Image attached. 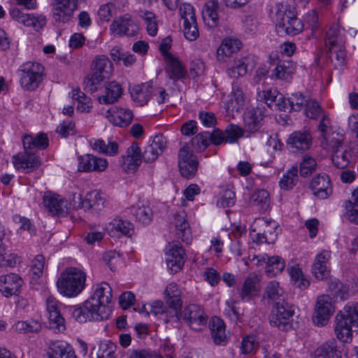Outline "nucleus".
I'll list each match as a JSON object with an SVG mask.
<instances>
[{
  "label": "nucleus",
  "instance_id": "1",
  "mask_svg": "<svg viewBox=\"0 0 358 358\" xmlns=\"http://www.w3.org/2000/svg\"><path fill=\"white\" fill-rule=\"evenodd\" d=\"M112 296V288L108 283L97 284L92 295L81 306L73 308V317L80 323L107 320L111 313L109 304Z\"/></svg>",
  "mask_w": 358,
  "mask_h": 358
},
{
  "label": "nucleus",
  "instance_id": "2",
  "mask_svg": "<svg viewBox=\"0 0 358 358\" xmlns=\"http://www.w3.org/2000/svg\"><path fill=\"white\" fill-rule=\"evenodd\" d=\"M24 149V154L13 157V164L18 170L24 173L31 172L41 166V159L36 155L38 150H44L48 146V138L45 134L41 133L32 136L27 135L22 140Z\"/></svg>",
  "mask_w": 358,
  "mask_h": 358
},
{
  "label": "nucleus",
  "instance_id": "3",
  "mask_svg": "<svg viewBox=\"0 0 358 358\" xmlns=\"http://www.w3.org/2000/svg\"><path fill=\"white\" fill-rule=\"evenodd\" d=\"M86 274L81 269L68 267L57 280V288L62 295L72 298L77 296L85 286Z\"/></svg>",
  "mask_w": 358,
  "mask_h": 358
},
{
  "label": "nucleus",
  "instance_id": "4",
  "mask_svg": "<svg viewBox=\"0 0 358 358\" xmlns=\"http://www.w3.org/2000/svg\"><path fill=\"white\" fill-rule=\"evenodd\" d=\"M275 22L285 33L295 36L303 30V23L296 17L295 8L288 3H280L275 8Z\"/></svg>",
  "mask_w": 358,
  "mask_h": 358
},
{
  "label": "nucleus",
  "instance_id": "5",
  "mask_svg": "<svg viewBox=\"0 0 358 358\" xmlns=\"http://www.w3.org/2000/svg\"><path fill=\"white\" fill-rule=\"evenodd\" d=\"M43 66L38 62H27L18 70L21 87L29 91L36 90L42 80Z\"/></svg>",
  "mask_w": 358,
  "mask_h": 358
},
{
  "label": "nucleus",
  "instance_id": "6",
  "mask_svg": "<svg viewBox=\"0 0 358 358\" xmlns=\"http://www.w3.org/2000/svg\"><path fill=\"white\" fill-rule=\"evenodd\" d=\"M294 313L293 306L287 302L274 306L269 317L270 324L280 330L287 331L292 328Z\"/></svg>",
  "mask_w": 358,
  "mask_h": 358
},
{
  "label": "nucleus",
  "instance_id": "7",
  "mask_svg": "<svg viewBox=\"0 0 358 358\" xmlns=\"http://www.w3.org/2000/svg\"><path fill=\"white\" fill-rule=\"evenodd\" d=\"M180 315L193 330L201 331L206 326L208 316L199 305L189 304L184 308Z\"/></svg>",
  "mask_w": 358,
  "mask_h": 358
},
{
  "label": "nucleus",
  "instance_id": "8",
  "mask_svg": "<svg viewBox=\"0 0 358 358\" xmlns=\"http://www.w3.org/2000/svg\"><path fill=\"white\" fill-rule=\"evenodd\" d=\"M63 305L52 296L46 299V309L48 313V327L55 333L63 332L66 329L65 320L61 311Z\"/></svg>",
  "mask_w": 358,
  "mask_h": 358
},
{
  "label": "nucleus",
  "instance_id": "9",
  "mask_svg": "<svg viewBox=\"0 0 358 358\" xmlns=\"http://www.w3.org/2000/svg\"><path fill=\"white\" fill-rule=\"evenodd\" d=\"M199 162L187 145H183L178 152V166L180 174L187 179L193 178L198 169Z\"/></svg>",
  "mask_w": 358,
  "mask_h": 358
},
{
  "label": "nucleus",
  "instance_id": "10",
  "mask_svg": "<svg viewBox=\"0 0 358 358\" xmlns=\"http://www.w3.org/2000/svg\"><path fill=\"white\" fill-rule=\"evenodd\" d=\"M334 312L331 298L327 294L317 297L313 321L318 327L325 326Z\"/></svg>",
  "mask_w": 358,
  "mask_h": 358
},
{
  "label": "nucleus",
  "instance_id": "11",
  "mask_svg": "<svg viewBox=\"0 0 358 358\" xmlns=\"http://www.w3.org/2000/svg\"><path fill=\"white\" fill-rule=\"evenodd\" d=\"M312 145V136L307 131L292 132L287 140V146L293 153H303Z\"/></svg>",
  "mask_w": 358,
  "mask_h": 358
},
{
  "label": "nucleus",
  "instance_id": "12",
  "mask_svg": "<svg viewBox=\"0 0 358 358\" xmlns=\"http://www.w3.org/2000/svg\"><path fill=\"white\" fill-rule=\"evenodd\" d=\"M43 203L48 212L55 215H63L67 213L68 201L61 196L47 192L44 194Z\"/></svg>",
  "mask_w": 358,
  "mask_h": 358
},
{
  "label": "nucleus",
  "instance_id": "13",
  "mask_svg": "<svg viewBox=\"0 0 358 358\" xmlns=\"http://www.w3.org/2000/svg\"><path fill=\"white\" fill-rule=\"evenodd\" d=\"M78 199L79 200L78 208H84L85 210H101L107 203V196L98 190H92L88 192L84 200L80 194L78 195Z\"/></svg>",
  "mask_w": 358,
  "mask_h": 358
},
{
  "label": "nucleus",
  "instance_id": "14",
  "mask_svg": "<svg viewBox=\"0 0 358 358\" xmlns=\"http://www.w3.org/2000/svg\"><path fill=\"white\" fill-rule=\"evenodd\" d=\"M261 277L256 273H250L245 279L239 292L243 301H250L257 296L260 292Z\"/></svg>",
  "mask_w": 358,
  "mask_h": 358
},
{
  "label": "nucleus",
  "instance_id": "15",
  "mask_svg": "<svg viewBox=\"0 0 358 358\" xmlns=\"http://www.w3.org/2000/svg\"><path fill=\"white\" fill-rule=\"evenodd\" d=\"M320 117L321 120L318 124V131L323 138L322 141L323 147L327 145L336 146L344 141L343 136L337 132H331L330 120L328 115L324 113Z\"/></svg>",
  "mask_w": 358,
  "mask_h": 358
},
{
  "label": "nucleus",
  "instance_id": "16",
  "mask_svg": "<svg viewBox=\"0 0 358 358\" xmlns=\"http://www.w3.org/2000/svg\"><path fill=\"white\" fill-rule=\"evenodd\" d=\"M22 284L23 280L17 274L0 275V292L6 297L17 295Z\"/></svg>",
  "mask_w": 358,
  "mask_h": 358
},
{
  "label": "nucleus",
  "instance_id": "17",
  "mask_svg": "<svg viewBox=\"0 0 358 358\" xmlns=\"http://www.w3.org/2000/svg\"><path fill=\"white\" fill-rule=\"evenodd\" d=\"M355 322H351L349 317L342 310L337 314L335 318V334L338 339L343 343L351 341L352 328Z\"/></svg>",
  "mask_w": 358,
  "mask_h": 358
},
{
  "label": "nucleus",
  "instance_id": "18",
  "mask_svg": "<svg viewBox=\"0 0 358 358\" xmlns=\"http://www.w3.org/2000/svg\"><path fill=\"white\" fill-rule=\"evenodd\" d=\"M254 260H257L256 265L259 266L266 264L265 273L268 277H273L280 273L285 267V262L279 256L268 257L264 254L261 256H255Z\"/></svg>",
  "mask_w": 358,
  "mask_h": 358
},
{
  "label": "nucleus",
  "instance_id": "19",
  "mask_svg": "<svg viewBox=\"0 0 358 358\" xmlns=\"http://www.w3.org/2000/svg\"><path fill=\"white\" fill-rule=\"evenodd\" d=\"M11 17L27 27H32L36 31L41 29L46 24L44 15H33L24 13L19 8H14L10 10Z\"/></svg>",
  "mask_w": 358,
  "mask_h": 358
},
{
  "label": "nucleus",
  "instance_id": "20",
  "mask_svg": "<svg viewBox=\"0 0 358 358\" xmlns=\"http://www.w3.org/2000/svg\"><path fill=\"white\" fill-rule=\"evenodd\" d=\"M310 187L313 194L321 199L328 198L332 193V185L329 177L325 173L316 175L311 180Z\"/></svg>",
  "mask_w": 358,
  "mask_h": 358
},
{
  "label": "nucleus",
  "instance_id": "21",
  "mask_svg": "<svg viewBox=\"0 0 358 358\" xmlns=\"http://www.w3.org/2000/svg\"><path fill=\"white\" fill-rule=\"evenodd\" d=\"M142 162L141 150L136 143H133L127 150V155L122 156V168L127 173H134Z\"/></svg>",
  "mask_w": 358,
  "mask_h": 358
},
{
  "label": "nucleus",
  "instance_id": "22",
  "mask_svg": "<svg viewBox=\"0 0 358 358\" xmlns=\"http://www.w3.org/2000/svg\"><path fill=\"white\" fill-rule=\"evenodd\" d=\"M255 224H257L261 227H268L269 224L271 225V229H273V233L270 229H264L263 233H256V229L253 228V226L250 228V236L254 242L257 243H273L275 238V230L276 223L273 221H268L265 218H259L255 220Z\"/></svg>",
  "mask_w": 358,
  "mask_h": 358
},
{
  "label": "nucleus",
  "instance_id": "23",
  "mask_svg": "<svg viewBox=\"0 0 358 358\" xmlns=\"http://www.w3.org/2000/svg\"><path fill=\"white\" fill-rule=\"evenodd\" d=\"M55 2L52 11L54 20L57 22H68L77 8L78 0H55Z\"/></svg>",
  "mask_w": 358,
  "mask_h": 358
},
{
  "label": "nucleus",
  "instance_id": "24",
  "mask_svg": "<svg viewBox=\"0 0 358 358\" xmlns=\"http://www.w3.org/2000/svg\"><path fill=\"white\" fill-rule=\"evenodd\" d=\"M110 29L113 33L119 36H133L138 31V26L128 15L115 20L110 24Z\"/></svg>",
  "mask_w": 358,
  "mask_h": 358
},
{
  "label": "nucleus",
  "instance_id": "25",
  "mask_svg": "<svg viewBox=\"0 0 358 358\" xmlns=\"http://www.w3.org/2000/svg\"><path fill=\"white\" fill-rule=\"evenodd\" d=\"M106 117L115 126L124 127L131 124L133 113L129 109L114 106L106 111Z\"/></svg>",
  "mask_w": 358,
  "mask_h": 358
},
{
  "label": "nucleus",
  "instance_id": "26",
  "mask_svg": "<svg viewBox=\"0 0 358 358\" xmlns=\"http://www.w3.org/2000/svg\"><path fill=\"white\" fill-rule=\"evenodd\" d=\"M324 148L331 152V161L336 167L344 169L349 165L352 156L350 152L343 148V141L336 146L327 145Z\"/></svg>",
  "mask_w": 358,
  "mask_h": 358
},
{
  "label": "nucleus",
  "instance_id": "27",
  "mask_svg": "<svg viewBox=\"0 0 358 358\" xmlns=\"http://www.w3.org/2000/svg\"><path fill=\"white\" fill-rule=\"evenodd\" d=\"M185 252L180 244L170 245L166 253V262L168 268L173 272L177 273L181 269L185 263Z\"/></svg>",
  "mask_w": 358,
  "mask_h": 358
},
{
  "label": "nucleus",
  "instance_id": "28",
  "mask_svg": "<svg viewBox=\"0 0 358 358\" xmlns=\"http://www.w3.org/2000/svg\"><path fill=\"white\" fill-rule=\"evenodd\" d=\"M166 147V138L162 134L155 135L152 143L145 148L142 159L145 162H152L163 152Z\"/></svg>",
  "mask_w": 358,
  "mask_h": 358
},
{
  "label": "nucleus",
  "instance_id": "29",
  "mask_svg": "<svg viewBox=\"0 0 358 358\" xmlns=\"http://www.w3.org/2000/svg\"><path fill=\"white\" fill-rule=\"evenodd\" d=\"M265 115L264 110L259 107L248 110L244 113V127L250 134L257 132L262 125Z\"/></svg>",
  "mask_w": 358,
  "mask_h": 358
},
{
  "label": "nucleus",
  "instance_id": "30",
  "mask_svg": "<svg viewBox=\"0 0 358 358\" xmlns=\"http://www.w3.org/2000/svg\"><path fill=\"white\" fill-rule=\"evenodd\" d=\"M164 294L166 303L170 308H173V311L170 312L172 313L171 317L178 320V309L182 306V302L180 299L181 291L179 289L178 285L175 282L169 283L164 291Z\"/></svg>",
  "mask_w": 358,
  "mask_h": 358
},
{
  "label": "nucleus",
  "instance_id": "31",
  "mask_svg": "<svg viewBox=\"0 0 358 358\" xmlns=\"http://www.w3.org/2000/svg\"><path fill=\"white\" fill-rule=\"evenodd\" d=\"M127 210L133 215L136 222L143 225L150 224L152 220V210L149 205L143 201H138L128 208Z\"/></svg>",
  "mask_w": 358,
  "mask_h": 358
},
{
  "label": "nucleus",
  "instance_id": "32",
  "mask_svg": "<svg viewBox=\"0 0 358 358\" xmlns=\"http://www.w3.org/2000/svg\"><path fill=\"white\" fill-rule=\"evenodd\" d=\"M296 69V64L292 60L279 61L272 71L271 78L273 80L289 81L294 74Z\"/></svg>",
  "mask_w": 358,
  "mask_h": 358
},
{
  "label": "nucleus",
  "instance_id": "33",
  "mask_svg": "<svg viewBox=\"0 0 358 358\" xmlns=\"http://www.w3.org/2000/svg\"><path fill=\"white\" fill-rule=\"evenodd\" d=\"M330 257L331 252L327 250H324L316 256L312 266V273L317 279L324 280L329 276L330 271L328 265Z\"/></svg>",
  "mask_w": 358,
  "mask_h": 358
},
{
  "label": "nucleus",
  "instance_id": "34",
  "mask_svg": "<svg viewBox=\"0 0 358 358\" xmlns=\"http://www.w3.org/2000/svg\"><path fill=\"white\" fill-rule=\"evenodd\" d=\"M343 29L340 27L338 24H333L326 32L325 46L327 48H341L345 43Z\"/></svg>",
  "mask_w": 358,
  "mask_h": 358
},
{
  "label": "nucleus",
  "instance_id": "35",
  "mask_svg": "<svg viewBox=\"0 0 358 358\" xmlns=\"http://www.w3.org/2000/svg\"><path fill=\"white\" fill-rule=\"evenodd\" d=\"M234 99L227 103V110L229 112H240L246 103V96L243 86L237 82L233 83L232 92Z\"/></svg>",
  "mask_w": 358,
  "mask_h": 358
},
{
  "label": "nucleus",
  "instance_id": "36",
  "mask_svg": "<svg viewBox=\"0 0 358 358\" xmlns=\"http://www.w3.org/2000/svg\"><path fill=\"white\" fill-rule=\"evenodd\" d=\"M193 145H196L200 150H205L210 143L219 145L222 144L220 133L218 129H215L213 132L208 131L200 132L192 140Z\"/></svg>",
  "mask_w": 358,
  "mask_h": 358
},
{
  "label": "nucleus",
  "instance_id": "37",
  "mask_svg": "<svg viewBox=\"0 0 358 358\" xmlns=\"http://www.w3.org/2000/svg\"><path fill=\"white\" fill-rule=\"evenodd\" d=\"M310 97L308 95H304L301 92H296L291 94L287 99H282V105L279 104L280 108L283 110L299 111L304 108L306 104Z\"/></svg>",
  "mask_w": 358,
  "mask_h": 358
},
{
  "label": "nucleus",
  "instance_id": "38",
  "mask_svg": "<svg viewBox=\"0 0 358 358\" xmlns=\"http://www.w3.org/2000/svg\"><path fill=\"white\" fill-rule=\"evenodd\" d=\"M107 230L111 236L120 235L130 236L134 231V225L129 221L116 217L108 224Z\"/></svg>",
  "mask_w": 358,
  "mask_h": 358
},
{
  "label": "nucleus",
  "instance_id": "39",
  "mask_svg": "<svg viewBox=\"0 0 358 358\" xmlns=\"http://www.w3.org/2000/svg\"><path fill=\"white\" fill-rule=\"evenodd\" d=\"M153 94L154 88L150 83L136 85L131 90L132 99L138 102L140 106L147 104Z\"/></svg>",
  "mask_w": 358,
  "mask_h": 358
},
{
  "label": "nucleus",
  "instance_id": "40",
  "mask_svg": "<svg viewBox=\"0 0 358 358\" xmlns=\"http://www.w3.org/2000/svg\"><path fill=\"white\" fill-rule=\"evenodd\" d=\"M165 72L168 77L173 80H178L185 77L186 71L181 63L171 55L165 57Z\"/></svg>",
  "mask_w": 358,
  "mask_h": 358
},
{
  "label": "nucleus",
  "instance_id": "41",
  "mask_svg": "<svg viewBox=\"0 0 358 358\" xmlns=\"http://www.w3.org/2000/svg\"><path fill=\"white\" fill-rule=\"evenodd\" d=\"M264 297L267 299L268 303L273 306L286 302L284 292L280 287L279 282L275 280L268 283L265 289Z\"/></svg>",
  "mask_w": 358,
  "mask_h": 358
},
{
  "label": "nucleus",
  "instance_id": "42",
  "mask_svg": "<svg viewBox=\"0 0 358 358\" xmlns=\"http://www.w3.org/2000/svg\"><path fill=\"white\" fill-rule=\"evenodd\" d=\"M218 8L219 3L217 0H209L204 6L202 17L204 23L210 28L215 27L218 24Z\"/></svg>",
  "mask_w": 358,
  "mask_h": 358
},
{
  "label": "nucleus",
  "instance_id": "43",
  "mask_svg": "<svg viewBox=\"0 0 358 358\" xmlns=\"http://www.w3.org/2000/svg\"><path fill=\"white\" fill-rule=\"evenodd\" d=\"M210 329L213 341L217 345H225L227 336L224 322L219 317H213L210 322Z\"/></svg>",
  "mask_w": 358,
  "mask_h": 358
},
{
  "label": "nucleus",
  "instance_id": "44",
  "mask_svg": "<svg viewBox=\"0 0 358 358\" xmlns=\"http://www.w3.org/2000/svg\"><path fill=\"white\" fill-rule=\"evenodd\" d=\"M314 358H341L336 341L331 339L324 343L315 350Z\"/></svg>",
  "mask_w": 358,
  "mask_h": 358
},
{
  "label": "nucleus",
  "instance_id": "45",
  "mask_svg": "<svg viewBox=\"0 0 358 358\" xmlns=\"http://www.w3.org/2000/svg\"><path fill=\"white\" fill-rule=\"evenodd\" d=\"M122 94L121 85L113 81L106 86V94L100 96L98 99L100 103L112 104L118 100Z\"/></svg>",
  "mask_w": 358,
  "mask_h": 358
},
{
  "label": "nucleus",
  "instance_id": "46",
  "mask_svg": "<svg viewBox=\"0 0 358 358\" xmlns=\"http://www.w3.org/2000/svg\"><path fill=\"white\" fill-rule=\"evenodd\" d=\"M329 52V59L334 69L343 71L347 67V55L345 45L335 48H327Z\"/></svg>",
  "mask_w": 358,
  "mask_h": 358
},
{
  "label": "nucleus",
  "instance_id": "47",
  "mask_svg": "<svg viewBox=\"0 0 358 358\" xmlns=\"http://www.w3.org/2000/svg\"><path fill=\"white\" fill-rule=\"evenodd\" d=\"M91 147L93 150L103 155L115 156L118 153V144L115 141H108L106 143L102 139H96L91 141Z\"/></svg>",
  "mask_w": 358,
  "mask_h": 358
},
{
  "label": "nucleus",
  "instance_id": "48",
  "mask_svg": "<svg viewBox=\"0 0 358 358\" xmlns=\"http://www.w3.org/2000/svg\"><path fill=\"white\" fill-rule=\"evenodd\" d=\"M94 73L108 78L113 71V65L105 55H97L92 62Z\"/></svg>",
  "mask_w": 358,
  "mask_h": 358
},
{
  "label": "nucleus",
  "instance_id": "49",
  "mask_svg": "<svg viewBox=\"0 0 358 358\" xmlns=\"http://www.w3.org/2000/svg\"><path fill=\"white\" fill-rule=\"evenodd\" d=\"M176 227L179 231L178 233L179 237L184 242L189 243L191 240V233L189 223L187 222L186 215L184 212L178 213L175 217Z\"/></svg>",
  "mask_w": 358,
  "mask_h": 358
},
{
  "label": "nucleus",
  "instance_id": "50",
  "mask_svg": "<svg viewBox=\"0 0 358 358\" xmlns=\"http://www.w3.org/2000/svg\"><path fill=\"white\" fill-rule=\"evenodd\" d=\"M298 180V168L293 166L282 175L279 181V186L282 189L290 190L296 185Z\"/></svg>",
  "mask_w": 358,
  "mask_h": 358
},
{
  "label": "nucleus",
  "instance_id": "51",
  "mask_svg": "<svg viewBox=\"0 0 358 358\" xmlns=\"http://www.w3.org/2000/svg\"><path fill=\"white\" fill-rule=\"evenodd\" d=\"M218 131L220 133L222 143H234L243 135V129L234 124L228 125L224 131L218 129Z\"/></svg>",
  "mask_w": 358,
  "mask_h": 358
},
{
  "label": "nucleus",
  "instance_id": "52",
  "mask_svg": "<svg viewBox=\"0 0 358 358\" xmlns=\"http://www.w3.org/2000/svg\"><path fill=\"white\" fill-rule=\"evenodd\" d=\"M241 41L236 38H225L217 49V56L229 57L241 48Z\"/></svg>",
  "mask_w": 358,
  "mask_h": 358
},
{
  "label": "nucleus",
  "instance_id": "53",
  "mask_svg": "<svg viewBox=\"0 0 358 358\" xmlns=\"http://www.w3.org/2000/svg\"><path fill=\"white\" fill-rule=\"evenodd\" d=\"M72 348L62 341H54L50 345L48 358H63Z\"/></svg>",
  "mask_w": 358,
  "mask_h": 358
},
{
  "label": "nucleus",
  "instance_id": "54",
  "mask_svg": "<svg viewBox=\"0 0 358 358\" xmlns=\"http://www.w3.org/2000/svg\"><path fill=\"white\" fill-rule=\"evenodd\" d=\"M71 98L78 101L77 109L81 112H89L91 106V99L87 97L79 88L71 91Z\"/></svg>",
  "mask_w": 358,
  "mask_h": 358
},
{
  "label": "nucleus",
  "instance_id": "55",
  "mask_svg": "<svg viewBox=\"0 0 358 358\" xmlns=\"http://www.w3.org/2000/svg\"><path fill=\"white\" fill-rule=\"evenodd\" d=\"M251 203L259 206L261 210H267L270 204L268 192L264 189L255 191L251 196Z\"/></svg>",
  "mask_w": 358,
  "mask_h": 358
},
{
  "label": "nucleus",
  "instance_id": "56",
  "mask_svg": "<svg viewBox=\"0 0 358 358\" xmlns=\"http://www.w3.org/2000/svg\"><path fill=\"white\" fill-rule=\"evenodd\" d=\"M287 270L292 280L297 287L303 289L308 287L309 281L305 278L299 266H293L288 267Z\"/></svg>",
  "mask_w": 358,
  "mask_h": 358
},
{
  "label": "nucleus",
  "instance_id": "57",
  "mask_svg": "<svg viewBox=\"0 0 358 358\" xmlns=\"http://www.w3.org/2000/svg\"><path fill=\"white\" fill-rule=\"evenodd\" d=\"M104 78L103 76L94 73L88 75L84 80L85 90L91 93L97 91L101 88Z\"/></svg>",
  "mask_w": 358,
  "mask_h": 358
},
{
  "label": "nucleus",
  "instance_id": "58",
  "mask_svg": "<svg viewBox=\"0 0 358 358\" xmlns=\"http://www.w3.org/2000/svg\"><path fill=\"white\" fill-rule=\"evenodd\" d=\"M328 290L332 295L340 298L341 300L348 299V289L338 280H330L328 282Z\"/></svg>",
  "mask_w": 358,
  "mask_h": 358
},
{
  "label": "nucleus",
  "instance_id": "59",
  "mask_svg": "<svg viewBox=\"0 0 358 358\" xmlns=\"http://www.w3.org/2000/svg\"><path fill=\"white\" fill-rule=\"evenodd\" d=\"M305 115L313 120H316L324 113L319 103L314 99H310L304 107Z\"/></svg>",
  "mask_w": 358,
  "mask_h": 358
},
{
  "label": "nucleus",
  "instance_id": "60",
  "mask_svg": "<svg viewBox=\"0 0 358 358\" xmlns=\"http://www.w3.org/2000/svg\"><path fill=\"white\" fill-rule=\"evenodd\" d=\"M248 64L244 59L235 60L232 66L227 69V74L232 78L242 77L247 73Z\"/></svg>",
  "mask_w": 358,
  "mask_h": 358
},
{
  "label": "nucleus",
  "instance_id": "61",
  "mask_svg": "<svg viewBox=\"0 0 358 358\" xmlns=\"http://www.w3.org/2000/svg\"><path fill=\"white\" fill-rule=\"evenodd\" d=\"M117 346L112 342H102L99 345L96 358H115Z\"/></svg>",
  "mask_w": 358,
  "mask_h": 358
},
{
  "label": "nucleus",
  "instance_id": "62",
  "mask_svg": "<svg viewBox=\"0 0 358 358\" xmlns=\"http://www.w3.org/2000/svg\"><path fill=\"white\" fill-rule=\"evenodd\" d=\"M316 167V161L314 158L305 155L300 164V175L303 178L309 176Z\"/></svg>",
  "mask_w": 358,
  "mask_h": 358
},
{
  "label": "nucleus",
  "instance_id": "63",
  "mask_svg": "<svg viewBox=\"0 0 358 358\" xmlns=\"http://www.w3.org/2000/svg\"><path fill=\"white\" fill-rule=\"evenodd\" d=\"M103 259L111 271H115L118 265L122 263V258L120 252L108 251L103 255Z\"/></svg>",
  "mask_w": 358,
  "mask_h": 358
},
{
  "label": "nucleus",
  "instance_id": "64",
  "mask_svg": "<svg viewBox=\"0 0 358 358\" xmlns=\"http://www.w3.org/2000/svg\"><path fill=\"white\" fill-rule=\"evenodd\" d=\"M342 312L345 314L351 322H355V331H358V303H348Z\"/></svg>",
  "mask_w": 358,
  "mask_h": 358
}]
</instances>
